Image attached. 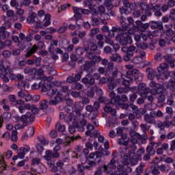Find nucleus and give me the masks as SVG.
I'll list each match as a JSON object with an SVG mask.
<instances>
[{
  "mask_svg": "<svg viewBox=\"0 0 175 175\" xmlns=\"http://www.w3.org/2000/svg\"><path fill=\"white\" fill-rule=\"evenodd\" d=\"M8 76H9L8 68H5V66H0V79L4 83H9V77Z\"/></svg>",
  "mask_w": 175,
  "mask_h": 175,
  "instance_id": "9d476101",
  "label": "nucleus"
},
{
  "mask_svg": "<svg viewBox=\"0 0 175 175\" xmlns=\"http://www.w3.org/2000/svg\"><path fill=\"white\" fill-rule=\"evenodd\" d=\"M36 50H38V46L34 45L31 49H30L27 51L26 57H31V55H32V54H35V53H36Z\"/></svg>",
  "mask_w": 175,
  "mask_h": 175,
  "instance_id": "bb28decb",
  "label": "nucleus"
},
{
  "mask_svg": "<svg viewBox=\"0 0 175 175\" xmlns=\"http://www.w3.org/2000/svg\"><path fill=\"white\" fill-rule=\"evenodd\" d=\"M82 82L83 84H90L91 85L95 83V79H92L91 75H88L86 77L82 79Z\"/></svg>",
  "mask_w": 175,
  "mask_h": 175,
  "instance_id": "aec40b11",
  "label": "nucleus"
},
{
  "mask_svg": "<svg viewBox=\"0 0 175 175\" xmlns=\"http://www.w3.org/2000/svg\"><path fill=\"white\" fill-rule=\"evenodd\" d=\"M86 110L87 111H90V113H92L94 117H95V109H94V107H92V105H88L86 106Z\"/></svg>",
  "mask_w": 175,
  "mask_h": 175,
  "instance_id": "ea45409f",
  "label": "nucleus"
},
{
  "mask_svg": "<svg viewBox=\"0 0 175 175\" xmlns=\"http://www.w3.org/2000/svg\"><path fill=\"white\" fill-rule=\"evenodd\" d=\"M79 118H76L73 114L68 116V120H67L69 124L68 131L72 134L76 132V128H78L80 132H84V128L83 126L87 125V120L82 119L79 124Z\"/></svg>",
  "mask_w": 175,
  "mask_h": 175,
  "instance_id": "f03ea898",
  "label": "nucleus"
},
{
  "mask_svg": "<svg viewBox=\"0 0 175 175\" xmlns=\"http://www.w3.org/2000/svg\"><path fill=\"white\" fill-rule=\"evenodd\" d=\"M53 157V151L51 150H46V155L44 157L46 161H48L47 165H49V167L51 168L52 172H57V167H55V163L54 161H51V158Z\"/></svg>",
  "mask_w": 175,
  "mask_h": 175,
  "instance_id": "0eeeda50",
  "label": "nucleus"
},
{
  "mask_svg": "<svg viewBox=\"0 0 175 175\" xmlns=\"http://www.w3.org/2000/svg\"><path fill=\"white\" fill-rule=\"evenodd\" d=\"M72 10L75 13V16L77 18H81V13L83 12V9L82 8H79L76 6H73L72 7Z\"/></svg>",
  "mask_w": 175,
  "mask_h": 175,
  "instance_id": "4be33fe9",
  "label": "nucleus"
},
{
  "mask_svg": "<svg viewBox=\"0 0 175 175\" xmlns=\"http://www.w3.org/2000/svg\"><path fill=\"white\" fill-rule=\"evenodd\" d=\"M99 32H100L99 28H93L91 29L90 36H94L96 35V33H99Z\"/></svg>",
  "mask_w": 175,
  "mask_h": 175,
  "instance_id": "79ce46f5",
  "label": "nucleus"
},
{
  "mask_svg": "<svg viewBox=\"0 0 175 175\" xmlns=\"http://www.w3.org/2000/svg\"><path fill=\"white\" fill-rule=\"evenodd\" d=\"M11 139L12 142H17L18 137H17V131H12V134L11 135Z\"/></svg>",
  "mask_w": 175,
  "mask_h": 175,
  "instance_id": "58836bf2",
  "label": "nucleus"
},
{
  "mask_svg": "<svg viewBox=\"0 0 175 175\" xmlns=\"http://www.w3.org/2000/svg\"><path fill=\"white\" fill-rule=\"evenodd\" d=\"M133 80H135V77H133V75H130L128 77L125 75L122 76L121 81H122V84L124 85H128V84L132 83Z\"/></svg>",
  "mask_w": 175,
  "mask_h": 175,
  "instance_id": "2eb2a0df",
  "label": "nucleus"
},
{
  "mask_svg": "<svg viewBox=\"0 0 175 175\" xmlns=\"http://www.w3.org/2000/svg\"><path fill=\"white\" fill-rule=\"evenodd\" d=\"M109 96L111 98V103L112 105H120V97L118 96H116L114 92H111Z\"/></svg>",
  "mask_w": 175,
  "mask_h": 175,
  "instance_id": "dca6fc26",
  "label": "nucleus"
},
{
  "mask_svg": "<svg viewBox=\"0 0 175 175\" xmlns=\"http://www.w3.org/2000/svg\"><path fill=\"white\" fill-rule=\"evenodd\" d=\"M168 66L166 63H163L160 64L159 67L157 68L159 73H163L165 70L167 69Z\"/></svg>",
  "mask_w": 175,
  "mask_h": 175,
  "instance_id": "a878e982",
  "label": "nucleus"
},
{
  "mask_svg": "<svg viewBox=\"0 0 175 175\" xmlns=\"http://www.w3.org/2000/svg\"><path fill=\"white\" fill-rule=\"evenodd\" d=\"M97 46L94 44H90V49L86 51L87 55L90 59H92L94 62H100V57L95 56L94 51L96 50Z\"/></svg>",
  "mask_w": 175,
  "mask_h": 175,
  "instance_id": "39448f33",
  "label": "nucleus"
},
{
  "mask_svg": "<svg viewBox=\"0 0 175 175\" xmlns=\"http://www.w3.org/2000/svg\"><path fill=\"white\" fill-rule=\"evenodd\" d=\"M92 5V0H85L84 1V5L85 8H90Z\"/></svg>",
  "mask_w": 175,
  "mask_h": 175,
  "instance_id": "3c124183",
  "label": "nucleus"
},
{
  "mask_svg": "<svg viewBox=\"0 0 175 175\" xmlns=\"http://www.w3.org/2000/svg\"><path fill=\"white\" fill-rule=\"evenodd\" d=\"M38 139L40 142V143H42V144H49V141L46 140L44 137H38Z\"/></svg>",
  "mask_w": 175,
  "mask_h": 175,
  "instance_id": "13d9d810",
  "label": "nucleus"
},
{
  "mask_svg": "<svg viewBox=\"0 0 175 175\" xmlns=\"http://www.w3.org/2000/svg\"><path fill=\"white\" fill-rule=\"evenodd\" d=\"M10 35L9 31H5V27H0V39L5 40Z\"/></svg>",
  "mask_w": 175,
  "mask_h": 175,
  "instance_id": "6ab92c4d",
  "label": "nucleus"
},
{
  "mask_svg": "<svg viewBox=\"0 0 175 175\" xmlns=\"http://www.w3.org/2000/svg\"><path fill=\"white\" fill-rule=\"evenodd\" d=\"M100 107V105L99 103H94L93 109H94V117H96L98 116V109Z\"/></svg>",
  "mask_w": 175,
  "mask_h": 175,
  "instance_id": "c9c22d12",
  "label": "nucleus"
},
{
  "mask_svg": "<svg viewBox=\"0 0 175 175\" xmlns=\"http://www.w3.org/2000/svg\"><path fill=\"white\" fill-rule=\"evenodd\" d=\"M68 59H69V55L68 53H64L62 57V62H66Z\"/></svg>",
  "mask_w": 175,
  "mask_h": 175,
  "instance_id": "680f3d73",
  "label": "nucleus"
},
{
  "mask_svg": "<svg viewBox=\"0 0 175 175\" xmlns=\"http://www.w3.org/2000/svg\"><path fill=\"white\" fill-rule=\"evenodd\" d=\"M136 48L135 46H129V48H126L125 46L122 48V51H124V53H126L129 55V57H133V51Z\"/></svg>",
  "mask_w": 175,
  "mask_h": 175,
  "instance_id": "a211bd4d",
  "label": "nucleus"
},
{
  "mask_svg": "<svg viewBox=\"0 0 175 175\" xmlns=\"http://www.w3.org/2000/svg\"><path fill=\"white\" fill-rule=\"evenodd\" d=\"M57 131H55V130H52L50 133H49V136L51 137H52L53 139H55V137H57Z\"/></svg>",
  "mask_w": 175,
  "mask_h": 175,
  "instance_id": "6e6d98bb",
  "label": "nucleus"
},
{
  "mask_svg": "<svg viewBox=\"0 0 175 175\" xmlns=\"http://www.w3.org/2000/svg\"><path fill=\"white\" fill-rule=\"evenodd\" d=\"M40 100V96L39 95H35L32 97V100L33 102H39Z\"/></svg>",
  "mask_w": 175,
  "mask_h": 175,
  "instance_id": "774afa93",
  "label": "nucleus"
},
{
  "mask_svg": "<svg viewBox=\"0 0 175 175\" xmlns=\"http://www.w3.org/2000/svg\"><path fill=\"white\" fill-rule=\"evenodd\" d=\"M87 129L88 131H86L85 133L87 136H90L92 133V131H94V126L91 124H88L87 126Z\"/></svg>",
  "mask_w": 175,
  "mask_h": 175,
  "instance_id": "473e14b6",
  "label": "nucleus"
},
{
  "mask_svg": "<svg viewBox=\"0 0 175 175\" xmlns=\"http://www.w3.org/2000/svg\"><path fill=\"white\" fill-rule=\"evenodd\" d=\"M132 172V169L128 166L124 167V166L120 165L118 167V171L115 172L114 174L112 175H128V172Z\"/></svg>",
  "mask_w": 175,
  "mask_h": 175,
  "instance_id": "9b49d317",
  "label": "nucleus"
},
{
  "mask_svg": "<svg viewBox=\"0 0 175 175\" xmlns=\"http://www.w3.org/2000/svg\"><path fill=\"white\" fill-rule=\"evenodd\" d=\"M50 24H51V16L49 14H45L44 18L42 22H36L37 28H44V27H49Z\"/></svg>",
  "mask_w": 175,
  "mask_h": 175,
  "instance_id": "6e6552de",
  "label": "nucleus"
},
{
  "mask_svg": "<svg viewBox=\"0 0 175 175\" xmlns=\"http://www.w3.org/2000/svg\"><path fill=\"white\" fill-rule=\"evenodd\" d=\"M0 172H2L6 169L8 165H6V163H5V160L3 159V157H2V155L0 156Z\"/></svg>",
  "mask_w": 175,
  "mask_h": 175,
  "instance_id": "393cba45",
  "label": "nucleus"
},
{
  "mask_svg": "<svg viewBox=\"0 0 175 175\" xmlns=\"http://www.w3.org/2000/svg\"><path fill=\"white\" fill-rule=\"evenodd\" d=\"M135 53H137L138 55L133 59V62H134V64H142L143 57H146V53H144V51L139 50H137Z\"/></svg>",
  "mask_w": 175,
  "mask_h": 175,
  "instance_id": "ddd939ff",
  "label": "nucleus"
},
{
  "mask_svg": "<svg viewBox=\"0 0 175 175\" xmlns=\"http://www.w3.org/2000/svg\"><path fill=\"white\" fill-rule=\"evenodd\" d=\"M49 4L51 5V8L54 9V8H57L59 3L57 0H49Z\"/></svg>",
  "mask_w": 175,
  "mask_h": 175,
  "instance_id": "e433bc0d",
  "label": "nucleus"
},
{
  "mask_svg": "<svg viewBox=\"0 0 175 175\" xmlns=\"http://www.w3.org/2000/svg\"><path fill=\"white\" fill-rule=\"evenodd\" d=\"M102 155H105V152H96V153L92 152L90 154L89 158L90 159H96L97 158H100Z\"/></svg>",
  "mask_w": 175,
  "mask_h": 175,
  "instance_id": "b1692460",
  "label": "nucleus"
},
{
  "mask_svg": "<svg viewBox=\"0 0 175 175\" xmlns=\"http://www.w3.org/2000/svg\"><path fill=\"white\" fill-rule=\"evenodd\" d=\"M66 29H68V27L67 26H62L59 28L58 29V32L59 33H62L64 32H65V31H66Z\"/></svg>",
  "mask_w": 175,
  "mask_h": 175,
  "instance_id": "5fc2aeb1",
  "label": "nucleus"
},
{
  "mask_svg": "<svg viewBox=\"0 0 175 175\" xmlns=\"http://www.w3.org/2000/svg\"><path fill=\"white\" fill-rule=\"evenodd\" d=\"M9 100L12 103V105H16L18 102L17 99H16V96L13 94H11L8 96Z\"/></svg>",
  "mask_w": 175,
  "mask_h": 175,
  "instance_id": "72a5a7b5",
  "label": "nucleus"
},
{
  "mask_svg": "<svg viewBox=\"0 0 175 175\" xmlns=\"http://www.w3.org/2000/svg\"><path fill=\"white\" fill-rule=\"evenodd\" d=\"M15 120L16 122H19L15 125V129H24L29 122H32L35 120V116L32 115L31 112H27L25 115H23L21 117L16 116Z\"/></svg>",
  "mask_w": 175,
  "mask_h": 175,
  "instance_id": "7ed1b4c3",
  "label": "nucleus"
},
{
  "mask_svg": "<svg viewBox=\"0 0 175 175\" xmlns=\"http://www.w3.org/2000/svg\"><path fill=\"white\" fill-rule=\"evenodd\" d=\"M58 44V40H52L51 42V46L49 48V51L51 52V54H53V53H54V51H53V46H57Z\"/></svg>",
  "mask_w": 175,
  "mask_h": 175,
  "instance_id": "f704fd0d",
  "label": "nucleus"
},
{
  "mask_svg": "<svg viewBox=\"0 0 175 175\" xmlns=\"http://www.w3.org/2000/svg\"><path fill=\"white\" fill-rule=\"evenodd\" d=\"M152 117H151L148 115L145 116V120L146 121V122L151 123V122H152Z\"/></svg>",
  "mask_w": 175,
  "mask_h": 175,
  "instance_id": "69168bd1",
  "label": "nucleus"
},
{
  "mask_svg": "<svg viewBox=\"0 0 175 175\" xmlns=\"http://www.w3.org/2000/svg\"><path fill=\"white\" fill-rule=\"evenodd\" d=\"M22 149H23V152L26 154L27 152H29L31 151V147L29 146L26 145L25 147H21Z\"/></svg>",
  "mask_w": 175,
  "mask_h": 175,
  "instance_id": "8fccbe9b",
  "label": "nucleus"
},
{
  "mask_svg": "<svg viewBox=\"0 0 175 175\" xmlns=\"http://www.w3.org/2000/svg\"><path fill=\"white\" fill-rule=\"evenodd\" d=\"M31 111L33 114H36V113H39V109L36 107V105H31Z\"/></svg>",
  "mask_w": 175,
  "mask_h": 175,
  "instance_id": "de8ad7c7",
  "label": "nucleus"
},
{
  "mask_svg": "<svg viewBox=\"0 0 175 175\" xmlns=\"http://www.w3.org/2000/svg\"><path fill=\"white\" fill-rule=\"evenodd\" d=\"M36 18H38V14L35 12H31L30 16L27 18V23L29 24H34V23H36Z\"/></svg>",
  "mask_w": 175,
  "mask_h": 175,
  "instance_id": "412c9836",
  "label": "nucleus"
},
{
  "mask_svg": "<svg viewBox=\"0 0 175 175\" xmlns=\"http://www.w3.org/2000/svg\"><path fill=\"white\" fill-rule=\"evenodd\" d=\"M141 36H142L143 40H147V38H151V33H142L141 34Z\"/></svg>",
  "mask_w": 175,
  "mask_h": 175,
  "instance_id": "c03bdc74",
  "label": "nucleus"
},
{
  "mask_svg": "<svg viewBox=\"0 0 175 175\" xmlns=\"http://www.w3.org/2000/svg\"><path fill=\"white\" fill-rule=\"evenodd\" d=\"M163 126H161V129H163V128H169L170 125H172V122L165 121L163 124Z\"/></svg>",
  "mask_w": 175,
  "mask_h": 175,
  "instance_id": "49530a36",
  "label": "nucleus"
},
{
  "mask_svg": "<svg viewBox=\"0 0 175 175\" xmlns=\"http://www.w3.org/2000/svg\"><path fill=\"white\" fill-rule=\"evenodd\" d=\"M131 143H137V139H139V134L133 132L131 133Z\"/></svg>",
  "mask_w": 175,
  "mask_h": 175,
  "instance_id": "cd10ccee",
  "label": "nucleus"
},
{
  "mask_svg": "<svg viewBox=\"0 0 175 175\" xmlns=\"http://www.w3.org/2000/svg\"><path fill=\"white\" fill-rule=\"evenodd\" d=\"M11 27H12V23L8 21L4 23V27H3L4 28V29H9V28H10Z\"/></svg>",
  "mask_w": 175,
  "mask_h": 175,
  "instance_id": "bf43d9fd",
  "label": "nucleus"
},
{
  "mask_svg": "<svg viewBox=\"0 0 175 175\" xmlns=\"http://www.w3.org/2000/svg\"><path fill=\"white\" fill-rule=\"evenodd\" d=\"M110 59L111 61H115V62H121V61H122L121 56L118 54L113 55L110 57Z\"/></svg>",
  "mask_w": 175,
  "mask_h": 175,
  "instance_id": "c85d7f7f",
  "label": "nucleus"
},
{
  "mask_svg": "<svg viewBox=\"0 0 175 175\" xmlns=\"http://www.w3.org/2000/svg\"><path fill=\"white\" fill-rule=\"evenodd\" d=\"M18 110H19V112L21 113V114H24V113H25V107L23 106V105L19 106Z\"/></svg>",
  "mask_w": 175,
  "mask_h": 175,
  "instance_id": "0e129e2a",
  "label": "nucleus"
},
{
  "mask_svg": "<svg viewBox=\"0 0 175 175\" xmlns=\"http://www.w3.org/2000/svg\"><path fill=\"white\" fill-rule=\"evenodd\" d=\"M25 100L26 102H31V100H32V96L29 94H26V96H25Z\"/></svg>",
  "mask_w": 175,
  "mask_h": 175,
  "instance_id": "4d7b16f0",
  "label": "nucleus"
},
{
  "mask_svg": "<svg viewBox=\"0 0 175 175\" xmlns=\"http://www.w3.org/2000/svg\"><path fill=\"white\" fill-rule=\"evenodd\" d=\"M134 39L135 42H137L136 44L139 49H142V50H144L147 49V47H148V45L147 44V43L140 44V42H139V40H140V36L135 35L134 37Z\"/></svg>",
  "mask_w": 175,
  "mask_h": 175,
  "instance_id": "f3484780",
  "label": "nucleus"
},
{
  "mask_svg": "<svg viewBox=\"0 0 175 175\" xmlns=\"http://www.w3.org/2000/svg\"><path fill=\"white\" fill-rule=\"evenodd\" d=\"M154 149V148H152V146H151V144H150L146 149L147 153L148 154H152V155H154V154H155V152L152 151V150Z\"/></svg>",
  "mask_w": 175,
  "mask_h": 175,
  "instance_id": "a18cd8bd",
  "label": "nucleus"
},
{
  "mask_svg": "<svg viewBox=\"0 0 175 175\" xmlns=\"http://www.w3.org/2000/svg\"><path fill=\"white\" fill-rule=\"evenodd\" d=\"M18 157L19 159H23L24 157H25V153L24 152V150L23 149H22V148H19V151L18 152Z\"/></svg>",
  "mask_w": 175,
  "mask_h": 175,
  "instance_id": "4c0bfd02",
  "label": "nucleus"
},
{
  "mask_svg": "<svg viewBox=\"0 0 175 175\" xmlns=\"http://www.w3.org/2000/svg\"><path fill=\"white\" fill-rule=\"evenodd\" d=\"M83 103L79 102L75 103V111L77 117H79V120H81V118H83V116H81V110H83Z\"/></svg>",
  "mask_w": 175,
  "mask_h": 175,
  "instance_id": "4468645a",
  "label": "nucleus"
},
{
  "mask_svg": "<svg viewBox=\"0 0 175 175\" xmlns=\"http://www.w3.org/2000/svg\"><path fill=\"white\" fill-rule=\"evenodd\" d=\"M67 81V83H73L75 81V77L72 75V76H70L67 78L66 79Z\"/></svg>",
  "mask_w": 175,
  "mask_h": 175,
  "instance_id": "338daca9",
  "label": "nucleus"
},
{
  "mask_svg": "<svg viewBox=\"0 0 175 175\" xmlns=\"http://www.w3.org/2000/svg\"><path fill=\"white\" fill-rule=\"evenodd\" d=\"M56 31H57V29H55L53 27H49L47 29L48 33H55Z\"/></svg>",
  "mask_w": 175,
  "mask_h": 175,
  "instance_id": "e2e57ef3",
  "label": "nucleus"
},
{
  "mask_svg": "<svg viewBox=\"0 0 175 175\" xmlns=\"http://www.w3.org/2000/svg\"><path fill=\"white\" fill-rule=\"evenodd\" d=\"M56 129H57V131H59V132L64 133H65V131H66L65 125L57 123L56 124Z\"/></svg>",
  "mask_w": 175,
  "mask_h": 175,
  "instance_id": "2f4dec72",
  "label": "nucleus"
},
{
  "mask_svg": "<svg viewBox=\"0 0 175 175\" xmlns=\"http://www.w3.org/2000/svg\"><path fill=\"white\" fill-rule=\"evenodd\" d=\"M12 157H13V152H12V150H8L5 152V158H7V159H10Z\"/></svg>",
  "mask_w": 175,
  "mask_h": 175,
  "instance_id": "09e8293b",
  "label": "nucleus"
},
{
  "mask_svg": "<svg viewBox=\"0 0 175 175\" xmlns=\"http://www.w3.org/2000/svg\"><path fill=\"white\" fill-rule=\"evenodd\" d=\"M27 133H29V136H32L35 134V128L33 126H30L27 129Z\"/></svg>",
  "mask_w": 175,
  "mask_h": 175,
  "instance_id": "37998d69",
  "label": "nucleus"
},
{
  "mask_svg": "<svg viewBox=\"0 0 175 175\" xmlns=\"http://www.w3.org/2000/svg\"><path fill=\"white\" fill-rule=\"evenodd\" d=\"M116 40L122 44V46H125V44H131L132 43V38L131 36L123 33L120 36H118L116 37Z\"/></svg>",
  "mask_w": 175,
  "mask_h": 175,
  "instance_id": "423d86ee",
  "label": "nucleus"
},
{
  "mask_svg": "<svg viewBox=\"0 0 175 175\" xmlns=\"http://www.w3.org/2000/svg\"><path fill=\"white\" fill-rule=\"evenodd\" d=\"M96 166V163L95 161H90L88 163V165L85 166V169H87L88 170H92L93 167H95Z\"/></svg>",
  "mask_w": 175,
  "mask_h": 175,
  "instance_id": "7c9ffc66",
  "label": "nucleus"
},
{
  "mask_svg": "<svg viewBox=\"0 0 175 175\" xmlns=\"http://www.w3.org/2000/svg\"><path fill=\"white\" fill-rule=\"evenodd\" d=\"M129 139L126 137V134H122V138L118 139L119 144H122L123 146H127Z\"/></svg>",
  "mask_w": 175,
  "mask_h": 175,
  "instance_id": "5701e85b",
  "label": "nucleus"
},
{
  "mask_svg": "<svg viewBox=\"0 0 175 175\" xmlns=\"http://www.w3.org/2000/svg\"><path fill=\"white\" fill-rule=\"evenodd\" d=\"M26 95L27 94L24 93V92L23 91H20L18 92V98H21V99H25Z\"/></svg>",
  "mask_w": 175,
  "mask_h": 175,
  "instance_id": "603ef678",
  "label": "nucleus"
},
{
  "mask_svg": "<svg viewBox=\"0 0 175 175\" xmlns=\"http://www.w3.org/2000/svg\"><path fill=\"white\" fill-rule=\"evenodd\" d=\"M19 175H36V171H35V170L31 167V172L22 171L19 172Z\"/></svg>",
  "mask_w": 175,
  "mask_h": 175,
  "instance_id": "c756f323",
  "label": "nucleus"
},
{
  "mask_svg": "<svg viewBox=\"0 0 175 175\" xmlns=\"http://www.w3.org/2000/svg\"><path fill=\"white\" fill-rule=\"evenodd\" d=\"M47 103H48L47 100H44L41 101L40 103V109H42V110H44V109H46L47 107Z\"/></svg>",
  "mask_w": 175,
  "mask_h": 175,
  "instance_id": "a19ab883",
  "label": "nucleus"
},
{
  "mask_svg": "<svg viewBox=\"0 0 175 175\" xmlns=\"http://www.w3.org/2000/svg\"><path fill=\"white\" fill-rule=\"evenodd\" d=\"M117 165H118V163H117L116 160L113 159L108 165V167L104 165L103 170L105 172V173H110V172H113V170L116 169V166H117Z\"/></svg>",
  "mask_w": 175,
  "mask_h": 175,
  "instance_id": "f8f14e48",
  "label": "nucleus"
},
{
  "mask_svg": "<svg viewBox=\"0 0 175 175\" xmlns=\"http://www.w3.org/2000/svg\"><path fill=\"white\" fill-rule=\"evenodd\" d=\"M144 154V148H141L137 152V154H135V151H132L129 153V156L124 157V165H136L137 161L142 159V155Z\"/></svg>",
  "mask_w": 175,
  "mask_h": 175,
  "instance_id": "20e7f679",
  "label": "nucleus"
},
{
  "mask_svg": "<svg viewBox=\"0 0 175 175\" xmlns=\"http://www.w3.org/2000/svg\"><path fill=\"white\" fill-rule=\"evenodd\" d=\"M114 80V78L113 77H109L107 79L106 78H101L100 79V84H106V83H107V81H109V85H108V87H109V90H113L116 88V87H117V85H120V81H118V82H113V83H111L112 81H113Z\"/></svg>",
  "mask_w": 175,
  "mask_h": 175,
  "instance_id": "1a4fd4ad",
  "label": "nucleus"
},
{
  "mask_svg": "<svg viewBox=\"0 0 175 175\" xmlns=\"http://www.w3.org/2000/svg\"><path fill=\"white\" fill-rule=\"evenodd\" d=\"M42 91L47 92L49 96L55 95V98L49 102V104L52 106H55L57 103L62 102L63 99L68 100V96H69L70 94L74 98H79L80 95L77 92H71L70 90L68 89V86H63L62 88V92H58V89L51 86H49V88L42 86Z\"/></svg>",
  "mask_w": 175,
  "mask_h": 175,
  "instance_id": "f257e3e1",
  "label": "nucleus"
},
{
  "mask_svg": "<svg viewBox=\"0 0 175 175\" xmlns=\"http://www.w3.org/2000/svg\"><path fill=\"white\" fill-rule=\"evenodd\" d=\"M38 163H40V159L39 158H34L31 161V165H38Z\"/></svg>",
  "mask_w": 175,
  "mask_h": 175,
  "instance_id": "864d4df0",
  "label": "nucleus"
},
{
  "mask_svg": "<svg viewBox=\"0 0 175 175\" xmlns=\"http://www.w3.org/2000/svg\"><path fill=\"white\" fill-rule=\"evenodd\" d=\"M12 55V53H10V51H4L3 52V57H5V58H8V57H10V55Z\"/></svg>",
  "mask_w": 175,
  "mask_h": 175,
  "instance_id": "052dcab7",
  "label": "nucleus"
}]
</instances>
